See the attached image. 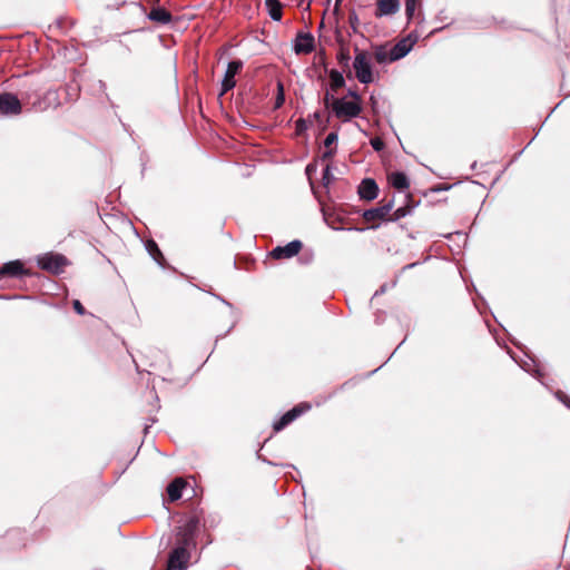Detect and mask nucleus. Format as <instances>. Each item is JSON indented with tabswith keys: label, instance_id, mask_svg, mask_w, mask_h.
Wrapping results in <instances>:
<instances>
[{
	"label": "nucleus",
	"instance_id": "26",
	"mask_svg": "<svg viewBox=\"0 0 570 570\" xmlns=\"http://www.w3.org/2000/svg\"><path fill=\"white\" fill-rule=\"evenodd\" d=\"M73 308L79 315L85 314V308L78 299L73 301Z\"/></svg>",
	"mask_w": 570,
	"mask_h": 570
},
{
	"label": "nucleus",
	"instance_id": "13",
	"mask_svg": "<svg viewBox=\"0 0 570 570\" xmlns=\"http://www.w3.org/2000/svg\"><path fill=\"white\" fill-rule=\"evenodd\" d=\"M393 205L386 204L382 207L372 208L363 213V218L367 222L382 220L391 212Z\"/></svg>",
	"mask_w": 570,
	"mask_h": 570
},
{
	"label": "nucleus",
	"instance_id": "19",
	"mask_svg": "<svg viewBox=\"0 0 570 570\" xmlns=\"http://www.w3.org/2000/svg\"><path fill=\"white\" fill-rule=\"evenodd\" d=\"M344 82H345L344 78L340 72H337V71L331 72L332 88H334V89L340 88V87L344 86Z\"/></svg>",
	"mask_w": 570,
	"mask_h": 570
},
{
	"label": "nucleus",
	"instance_id": "8",
	"mask_svg": "<svg viewBox=\"0 0 570 570\" xmlns=\"http://www.w3.org/2000/svg\"><path fill=\"white\" fill-rule=\"evenodd\" d=\"M302 248V243L299 240H292L285 246L275 247L271 255L276 259L281 258H291L299 253Z\"/></svg>",
	"mask_w": 570,
	"mask_h": 570
},
{
	"label": "nucleus",
	"instance_id": "4",
	"mask_svg": "<svg viewBox=\"0 0 570 570\" xmlns=\"http://www.w3.org/2000/svg\"><path fill=\"white\" fill-rule=\"evenodd\" d=\"M243 67L242 61H230L227 65V68L225 70L224 77L222 79V90L219 92V96L225 95L227 91L233 89L236 85L235 76L239 71V69Z\"/></svg>",
	"mask_w": 570,
	"mask_h": 570
},
{
	"label": "nucleus",
	"instance_id": "24",
	"mask_svg": "<svg viewBox=\"0 0 570 570\" xmlns=\"http://www.w3.org/2000/svg\"><path fill=\"white\" fill-rule=\"evenodd\" d=\"M337 134L335 132H331L327 135V137L325 138V141H324V145L326 147H330L332 144H334L336 140H337Z\"/></svg>",
	"mask_w": 570,
	"mask_h": 570
},
{
	"label": "nucleus",
	"instance_id": "22",
	"mask_svg": "<svg viewBox=\"0 0 570 570\" xmlns=\"http://www.w3.org/2000/svg\"><path fill=\"white\" fill-rule=\"evenodd\" d=\"M334 179L332 173H331V167L327 165L324 169V173H323V183L325 186L330 185L331 181Z\"/></svg>",
	"mask_w": 570,
	"mask_h": 570
},
{
	"label": "nucleus",
	"instance_id": "11",
	"mask_svg": "<svg viewBox=\"0 0 570 570\" xmlns=\"http://www.w3.org/2000/svg\"><path fill=\"white\" fill-rule=\"evenodd\" d=\"M377 194L379 187L373 179L366 178L362 180L358 187V195L362 199L373 200L377 197Z\"/></svg>",
	"mask_w": 570,
	"mask_h": 570
},
{
	"label": "nucleus",
	"instance_id": "30",
	"mask_svg": "<svg viewBox=\"0 0 570 570\" xmlns=\"http://www.w3.org/2000/svg\"><path fill=\"white\" fill-rule=\"evenodd\" d=\"M350 95L353 97V100H352V101H357V102H360V97H358V95H356L355 92H352V91L350 92Z\"/></svg>",
	"mask_w": 570,
	"mask_h": 570
},
{
	"label": "nucleus",
	"instance_id": "21",
	"mask_svg": "<svg viewBox=\"0 0 570 570\" xmlns=\"http://www.w3.org/2000/svg\"><path fill=\"white\" fill-rule=\"evenodd\" d=\"M417 0H405V12L407 19L411 20L416 9Z\"/></svg>",
	"mask_w": 570,
	"mask_h": 570
},
{
	"label": "nucleus",
	"instance_id": "9",
	"mask_svg": "<svg viewBox=\"0 0 570 570\" xmlns=\"http://www.w3.org/2000/svg\"><path fill=\"white\" fill-rule=\"evenodd\" d=\"M293 49L296 55H307L314 49V37L312 33H299L294 40Z\"/></svg>",
	"mask_w": 570,
	"mask_h": 570
},
{
	"label": "nucleus",
	"instance_id": "12",
	"mask_svg": "<svg viewBox=\"0 0 570 570\" xmlns=\"http://www.w3.org/2000/svg\"><path fill=\"white\" fill-rule=\"evenodd\" d=\"M308 406H296L285 413L279 421L274 423L275 431H281L283 428H285L287 424L296 420L305 410H307Z\"/></svg>",
	"mask_w": 570,
	"mask_h": 570
},
{
	"label": "nucleus",
	"instance_id": "27",
	"mask_svg": "<svg viewBox=\"0 0 570 570\" xmlns=\"http://www.w3.org/2000/svg\"><path fill=\"white\" fill-rule=\"evenodd\" d=\"M333 98H335L333 95H331L330 92H326L325 98H324L325 107L332 108Z\"/></svg>",
	"mask_w": 570,
	"mask_h": 570
},
{
	"label": "nucleus",
	"instance_id": "23",
	"mask_svg": "<svg viewBox=\"0 0 570 570\" xmlns=\"http://www.w3.org/2000/svg\"><path fill=\"white\" fill-rule=\"evenodd\" d=\"M375 58L380 63L386 62L389 60V56L383 49H380L375 52Z\"/></svg>",
	"mask_w": 570,
	"mask_h": 570
},
{
	"label": "nucleus",
	"instance_id": "10",
	"mask_svg": "<svg viewBox=\"0 0 570 570\" xmlns=\"http://www.w3.org/2000/svg\"><path fill=\"white\" fill-rule=\"evenodd\" d=\"M400 8V0H377L375 17L383 18L393 16L399 12Z\"/></svg>",
	"mask_w": 570,
	"mask_h": 570
},
{
	"label": "nucleus",
	"instance_id": "20",
	"mask_svg": "<svg viewBox=\"0 0 570 570\" xmlns=\"http://www.w3.org/2000/svg\"><path fill=\"white\" fill-rule=\"evenodd\" d=\"M285 101L284 86L281 81L277 82V96L275 99V108H279Z\"/></svg>",
	"mask_w": 570,
	"mask_h": 570
},
{
	"label": "nucleus",
	"instance_id": "2",
	"mask_svg": "<svg viewBox=\"0 0 570 570\" xmlns=\"http://www.w3.org/2000/svg\"><path fill=\"white\" fill-rule=\"evenodd\" d=\"M353 68L356 78L362 83H370L373 81L371 55L365 51H358L355 55Z\"/></svg>",
	"mask_w": 570,
	"mask_h": 570
},
{
	"label": "nucleus",
	"instance_id": "31",
	"mask_svg": "<svg viewBox=\"0 0 570 570\" xmlns=\"http://www.w3.org/2000/svg\"><path fill=\"white\" fill-rule=\"evenodd\" d=\"M332 154H333V153H332L331 150H330V151H326V153L324 154V157H331V156H332Z\"/></svg>",
	"mask_w": 570,
	"mask_h": 570
},
{
	"label": "nucleus",
	"instance_id": "1",
	"mask_svg": "<svg viewBox=\"0 0 570 570\" xmlns=\"http://www.w3.org/2000/svg\"><path fill=\"white\" fill-rule=\"evenodd\" d=\"M332 110L343 121L351 120L361 114L362 107L357 101H350L345 98H333Z\"/></svg>",
	"mask_w": 570,
	"mask_h": 570
},
{
	"label": "nucleus",
	"instance_id": "25",
	"mask_svg": "<svg viewBox=\"0 0 570 570\" xmlns=\"http://www.w3.org/2000/svg\"><path fill=\"white\" fill-rule=\"evenodd\" d=\"M371 145L375 150H381L384 146L383 141L380 138L372 139Z\"/></svg>",
	"mask_w": 570,
	"mask_h": 570
},
{
	"label": "nucleus",
	"instance_id": "18",
	"mask_svg": "<svg viewBox=\"0 0 570 570\" xmlns=\"http://www.w3.org/2000/svg\"><path fill=\"white\" fill-rule=\"evenodd\" d=\"M148 18L161 23H168L171 19L170 14L166 10L159 8L151 10Z\"/></svg>",
	"mask_w": 570,
	"mask_h": 570
},
{
	"label": "nucleus",
	"instance_id": "3",
	"mask_svg": "<svg viewBox=\"0 0 570 570\" xmlns=\"http://www.w3.org/2000/svg\"><path fill=\"white\" fill-rule=\"evenodd\" d=\"M417 37L409 35L406 38L400 40L390 51L389 61H395L404 58L413 48Z\"/></svg>",
	"mask_w": 570,
	"mask_h": 570
},
{
	"label": "nucleus",
	"instance_id": "5",
	"mask_svg": "<svg viewBox=\"0 0 570 570\" xmlns=\"http://www.w3.org/2000/svg\"><path fill=\"white\" fill-rule=\"evenodd\" d=\"M66 264L67 261L61 255L46 254L38 257V265L52 273H60Z\"/></svg>",
	"mask_w": 570,
	"mask_h": 570
},
{
	"label": "nucleus",
	"instance_id": "16",
	"mask_svg": "<svg viewBox=\"0 0 570 570\" xmlns=\"http://www.w3.org/2000/svg\"><path fill=\"white\" fill-rule=\"evenodd\" d=\"M389 180L391 185L399 189V190H405L409 188L410 183L405 174L403 173H393L390 175Z\"/></svg>",
	"mask_w": 570,
	"mask_h": 570
},
{
	"label": "nucleus",
	"instance_id": "15",
	"mask_svg": "<svg viewBox=\"0 0 570 570\" xmlns=\"http://www.w3.org/2000/svg\"><path fill=\"white\" fill-rule=\"evenodd\" d=\"M24 273L23 265L20 261H11L6 263L1 269V275H8V276H20Z\"/></svg>",
	"mask_w": 570,
	"mask_h": 570
},
{
	"label": "nucleus",
	"instance_id": "7",
	"mask_svg": "<svg viewBox=\"0 0 570 570\" xmlns=\"http://www.w3.org/2000/svg\"><path fill=\"white\" fill-rule=\"evenodd\" d=\"M189 554L185 547L176 548L169 557L167 570H185Z\"/></svg>",
	"mask_w": 570,
	"mask_h": 570
},
{
	"label": "nucleus",
	"instance_id": "6",
	"mask_svg": "<svg viewBox=\"0 0 570 570\" xmlns=\"http://www.w3.org/2000/svg\"><path fill=\"white\" fill-rule=\"evenodd\" d=\"M21 111L19 99L11 94L0 95V115H18Z\"/></svg>",
	"mask_w": 570,
	"mask_h": 570
},
{
	"label": "nucleus",
	"instance_id": "29",
	"mask_svg": "<svg viewBox=\"0 0 570 570\" xmlns=\"http://www.w3.org/2000/svg\"><path fill=\"white\" fill-rule=\"evenodd\" d=\"M148 249H149V250L155 249L156 252H159V250H158V248H157L156 243H154V242H149V243H148Z\"/></svg>",
	"mask_w": 570,
	"mask_h": 570
},
{
	"label": "nucleus",
	"instance_id": "14",
	"mask_svg": "<svg viewBox=\"0 0 570 570\" xmlns=\"http://www.w3.org/2000/svg\"><path fill=\"white\" fill-rule=\"evenodd\" d=\"M186 487V482L181 478H176L167 487V493L171 501H176L181 498V491Z\"/></svg>",
	"mask_w": 570,
	"mask_h": 570
},
{
	"label": "nucleus",
	"instance_id": "17",
	"mask_svg": "<svg viewBox=\"0 0 570 570\" xmlns=\"http://www.w3.org/2000/svg\"><path fill=\"white\" fill-rule=\"evenodd\" d=\"M265 6L269 17L274 21H279L282 19V4L278 0H265Z\"/></svg>",
	"mask_w": 570,
	"mask_h": 570
},
{
	"label": "nucleus",
	"instance_id": "28",
	"mask_svg": "<svg viewBox=\"0 0 570 570\" xmlns=\"http://www.w3.org/2000/svg\"><path fill=\"white\" fill-rule=\"evenodd\" d=\"M296 126H297V129H298V130H304V129H306V122H305V120H303V119H298V120L296 121Z\"/></svg>",
	"mask_w": 570,
	"mask_h": 570
}]
</instances>
